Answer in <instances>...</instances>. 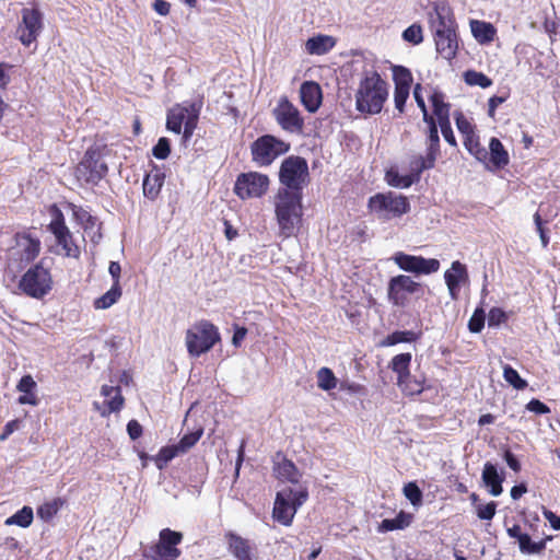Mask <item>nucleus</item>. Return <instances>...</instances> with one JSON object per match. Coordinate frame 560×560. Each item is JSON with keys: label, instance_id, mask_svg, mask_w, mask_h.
I'll return each instance as SVG.
<instances>
[{"label": "nucleus", "instance_id": "nucleus-1", "mask_svg": "<svg viewBox=\"0 0 560 560\" xmlns=\"http://www.w3.org/2000/svg\"><path fill=\"white\" fill-rule=\"evenodd\" d=\"M388 96L387 83L374 71H364L355 92V107L363 114H378Z\"/></svg>", "mask_w": 560, "mask_h": 560}, {"label": "nucleus", "instance_id": "nucleus-2", "mask_svg": "<svg viewBox=\"0 0 560 560\" xmlns=\"http://www.w3.org/2000/svg\"><path fill=\"white\" fill-rule=\"evenodd\" d=\"M431 26L434 31L436 51L446 60L455 57L458 43L455 32V20L451 9L445 4L434 7V15L431 14Z\"/></svg>", "mask_w": 560, "mask_h": 560}, {"label": "nucleus", "instance_id": "nucleus-3", "mask_svg": "<svg viewBox=\"0 0 560 560\" xmlns=\"http://www.w3.org/2000/svg\"><path fill=\"white\" fill-rule=\"evenodd\" d=\"M302 192L280 188L276 197V215L281 234L289 237L294 234L302 217Z\"/></svg>", "mask_w": 560, "mask_h": 560}, {"label": "nucleus", "instance_id": "nucleus-4", "mask_svg": "<svg viewBox=\"0 0 560 560\" xmlns=\"http://www.w3.org/2000/svg\"><path fill=\"white\" fill-rule=\"evenodd\" d=\"M202 102H184L168 109L166 116L167 130L179 135L183 130V141L187 142L197 128Z\"/></svg>", "mask_w": 560, "mask_h": 560}, {"label": "nucleus", "instance_id": "nucleus-5", "mask_svg": "<svg viewBox=\"0 0 560 560\" xmlns=\"http://www.w3.org/2000/svg\"><path fill=\"white\" fill-rule=\"evenodd\" d=\"M110 150L106 144L95 143L84 154V158L77 166V176L86 183H97L107 173L108 168L104 158Z\"/></svg>", "mask_w": 560, "mask_h": 560}, {"label": "nucleus", "instance_id": "nucleus-6", "mask_svg": "<svg viewBox=\"0 0 560 560\" xmlns=\"http://www.w3.org/2000/svg\"><path fill=\"white\" fill-rule=\"evenodd\" d=\"M306 488L287 487L277 493L272 516L284 526L291 525L298 509L307 500Z\"/></svg>", "mask_w": 560, "mask_h": 560}, {"label": "nucleus", "instance_id": "nucleus-7", "mask_svg": "<svg viewBox=\"0 0 560 560\" xmlns=\"http://www.w3.org/2000/svg\"><path fill=\"white\" fill-rule=\"evenodd\" d=\"M186 347L191 357H199L220 341L218 328L208 320H200L186 331Z\"/></svg>", "mask_w": 560, "mask_h": 560}, {"label": "nucleus", "instance_id": "nucleus-8", "mask_svg": "<svg viewBox=\"0 0 560 560\" xmlns=\"http://www.w3.org/2000/svg\"><path fill=\"white\" fill-rule=\"evenodd\" d=\"M19 288L33 299H42L50 292L52 278L49 268L45 266V259L31 267L22 276Z\"/></svg>", "mask_w": 560, "mask_h": 560}, {"label": "nucleus", "instance_id": "nucleus-9", "mask_svg": "<svg viewBox=\"0 0 560 560\" xmlns=\"http://www.w3.org/2000/svg\"><path fill=\"white\" fill-rule=\"evenodd\" d=\"M289 150V143L271 135L260 136L250 144L252 160L258 166H269Z\"/></svg>", "mask_w": 560, "mask_h": 560}, {"label": "nucleus", "instance_id": "nucleus-10", "mask_svg": "<svg viewBox=\"0 0 560 560\" xmlns=\"http://www.w3.org/2000/svg\"><path fill=\"white\" fill-rule=\"evenodd\" d=\"M308 165L305 159L291 155L284 159L279 171V180L284 186L294 191H301L307 183Z\"/></svg>", "mask_w": 560, "mask_h": 560}, {"label": "nucleus", "instance_id": "nucleus-11", "mask_svg": "<svg viewBox=\"0 0 560 560\" xmlns=\"http://www.w3.org/2000/svg\"><path fill=\"white\" fill-rule=\"evenodd\" d=\"M369 207L381 219L398 218L410 210V205L405 196L394 192L377 194L370 198Z\"/></svg>", "mask_w": 560, "mask_h": 560}, {"label": "nucleus", "instance_id": "nucleus-12", "mask_svg": "<svg viewBox=\"0 0 560 560\" xmlns=\"http://www.w3.org/2000/svg\"><path fill=\"white\" fill-rule=\"evenodd\" d=\"M269 178L267 175L257 172L243 173L237 176L234 191L242 198H259L267 191Z\"/></svg>", "mask_w": 560, "mask_h": 560}, {"label": "nucleus", "instance_id": "nucleus-13", "mask_svg": "<svg viewBox=\"0 0 560 560\" xmlns=\"http://www.w3.org/2000/svg\"><path fill=\"white\" fill-rule=\"evenodd\" d=\"M392 259L401 270L415 275H431L440 269V261L435 258H424L397 252Z\"/></svg>", "mask_w": 560, "mask_h": 560}, {"label": "nucleus", "instance_id": "nucleus-14", "mask_svg": "<svg viewBox=\"0 0 560 560\" xmlns=\"http://www.w3.org/2000/svg\"><path fill=\"white\" fill-rule=\"evenodd\" d=\"M272 115L283 130L298 133L303 130L304 120L299 109L287 97L279 100Z\"/></svg>", "mask_w": 560, "mask_h": 560}, {"label": "nucleus", "instance_id": "nucleus-15", "mask_svg": "<svg viewBox=\"0 0 560 560\" xmlns=\"http://www.w3.org/2000/svg\"><path fill=\"white\" fill-rule=\"evenodd\" d=\"M43 30V14L39 9L24 8L22 10V22L18 27L20 42L24 46H30L39 36Z\"/></svg>", "mask_w": 560, "mask_h": 560}, {"label": "nucleus", "instance_id": "nucleus-16", "mask_svg": "<svg viewBox=\"0 0 560 560\" xmlns=\"http://www.w3.org/2000/svg\"><path fill=\"white\" fill-rule=\"evenodd\" d=\"M421 291V284L411 277L398 275L388 282V299L396 306H405L408 302L407 293L416 294Z\"/></svg>", "mask_w": 560, "mask_h": 560}, {"label": "nucleus", "instance_id": "nucleus-17", "mask_svg": "<svg viewBox=\"0 0 560 560\" xmlns=\"http://www.w3.org/2000/svg\"><path fill=\"white\" fill-rule=\"evenodd\" d=\"M40 252V240L31 232H21L15 235V246L10 249V257L28 264Z\"/></svg>", "mask_w": 560, "mask_h": 560}, {"label": "nucleus", "instance_id": "nucleus-18", "mask_svg": "<svg viewBox=\"0 0 560 560\" xmlns=\"http://www.w3.org/2000/svg\"><path fill=\"white\" fill-rule=\"evenodd\" d=\"M182 539V533L172 530L170 528L162 529L160 532L159 544L155 546V556H153V560H156V557L165 559L178 558L180 556V551L176 546L180 544Z\"/></svg>", "mask_w": 560, "mask_h": 560}, {"label": "nucleus", "instance_id": "nucleus-19", "mask_svg": "<svg viewBox=\"0 0 560 560\" xmlns=\"http://www.w3.org/2000/svg\"><path fill=\"white\" fill-rule=\"evenodd\" d=\"M50 232L55 235L58 245L62 247L69 257H75L79 248L72 242V235L62 219H56L49 224Z\"/></svg>", "mask_w": 560, "mask_h": 560}, {"label": "nucleus", "instance_id": "nucleus-20", "mask_svg": "<svg viewBox=\"0 0 560 560\" xmlns=\"http://www.w3.org/2000/svg\"><path fill=\"white\" fill-rule=\"evenodd\" d=\"M444 279L451 298L457 300L460 282L468 281L466 266L458 260L453 261L451 268L445 271Z\"/></svg>", "mask_w": 560, "mask_h": 560}, {"label": "nucleus", "instance_id": "nucleus-21", "mask_svg": "<svg viewBox=\"0 0 560 560\" xmlns=\"http://www.w3.org/2000/svg\"><path fill=\"white\" fill-rule=\"evenodd\" d=\"M488 153V161L483 163L488 170H501L510 162L509 153L498 138L490 139Z\"/></svg>", "mask_w": 560, "mask_h": 560}, {"label": "nucleus", "instance_id": "nucleus-22", "mask_svg": "<svg viewBox=\"0 0 560 560\" xmlns=\"http://www.w3.org/2000/svg\"><path fill=\"white\" fill-rule=\"evenodd\" d=\"M300 96L302 104L308 112H316L322 103L319 84L313 81L304 82L300 89Z\"/></svg>", "mask_w": 560, "mask_h": 560}, {"label": "nucleus", "instance_id": "nucleus-23", "mask_svg": "<svg viewBox=\"0 0 560 560\" xmlns=\"http://www.w3.org/2000/svg\"><path fill=\"white\" fill-rule=\"evenodd\" d=\"M101 394L107 398L105 400V405L107 406L106 409H101L97 402H94V406L100 410L102 416L109 415L110 412H117L122 408L124 397L121 396L119 386L103 385Z\"/></svg>", "mask_w": 560, "mask_h": 560}, {"label": "nucleus", "instance_id": "nucleus-24", "mask_svg": "<svg viewBox=\"0 0 560 560\" xmlns=\"http://www.w3.org/2000/svg\"><path fill=\"white\" fill-rule=\"evenodd\" d=\"M482 481L490 488V493L493 497H498L502 493L503 477L499 475L497 467L490 462H487L483 466Z\"/></svg>", "mask_w": 560, "mask_h": 560}, {"label": "nucleus", "instance_id": "nucleus-25", "mask_svg": "<svg viewBox=\"0 0 560 560\" xmlns=\"http://www.w3.org/2000/svg\"><path fill=\"white\" fill-rule=\"evenodd\" d=\"M229 547L233 556L238 560H252L254 545L249 540L231 534L229 536Z\"/></svg>", "mask_w": 560, "mask_h": 560}, {"label": "nucleus", "instance_id": "nucleus-26", "mask_svg": "<svg viewBox=\"0 0 560 560\" xmlns=\"http://www.w3.org/2000/svg\"><path fill=\"white\" fill-rule=\"evenodd\" d=\"M164 178L165 175L160 171L147 174L142 184L143 195L150 200H155L161 191Z\"/></svg>", "mask_w": 560, "mask_h": 560}, {"label": "nucleus", "instance_id": "nucleus-27", "mask_svg": "<svg viewBox=\"0 0 560 560\" xmlns=\"http://www.w3.org/2000/svg\"><path fill=\"white\" fill-rule=\"evenodd\" d=\"M430 102L433 107V114L438 119L439 125L451 122L450 109L451 105L444 102V94L440 91H433L430 95Z\"/></svg>", "mask_w": 560, "mask_h": 560}, {"label": "nucleus", "instance_id": "nucleus-28", "mask_svg": "<svg viewBox=\"0 0 560 560\" xmlns=\"http://www.w3.org/2000/svg\"><path fill=\"white\" fill-rule=\"evenodd\" d=\"M470 28L474 37L480 44H488L492 42L497 33L491 23L478 20L470 21Z\"/></svg>", "mask_w": 560, "mask_h": 560}, {"label": "nucleus", "instance_id": "nucleus-29", "mask_svg": "<svg viewBox=\"0 0 560 560\" xmlns=\"http://www.w3.org/2000/svg\"><path fill=\"white\" fill-rule=\"evenodd\" d=\"M273 471L277 478L292 483H298L301 476L295 465L287 458L277 462Z\"/></svg>", "mask_w": 560, "mask_h": 560}, {"label": "nucleus", "instance_id": "nucleus-30", "mask_svg": "<svg viewBox=\"0 0 560 560\" xmlns=\"http://www.w3.org/2000/svg\"><path fill=\"white\" fill-rule=\"evenodd\" d=\"M334 46V40L330 36L318 35L311 37L306 40L305 49L311 55H324L329 51Z\"/></svg>", "mask_w": 560, "mask_h": 560}, {"label": "nucleus", "instance_id": "nucleus-31", "mask_svg": "<svg viewBox=\"0 0 560 560\" xmlns=\"http://www.w3.org/2000/svg\"><path fill=\"white\" fill-rule=\"evenodd\" d=\"M411 362V353H400L395 355L390 361L392 370L398 375V384L402 385L405 378L409 377V365Z\"/></svg>", "mask_w": 560, "mask_h": 560}, {"label": "nucleus", "instance_id": "nucleus-32", "mask_svg": "<svg viewBox=\"0 0 560 560\" xmlns=\"http://www.w3.org/2000/svg\"><path fill=\"white\" fill-rule=\"evenodd\" d=\"M464 145L476 160L481 163H487L489 155L488 150L480 144L479 137L476 133L465 137Z\"/></svg>", "mask_w": 560, "mask_h": 560}, {"label": "nucleus", "instance_id": "nucleus-33", "mask_svg": "<svg viewBox=\"0 0 560 560\" xmlns=\"http://www.w3.org/2000/svg\"><path fill=\"white\" fill-rule=\"evenodd\" d=\"M464 145L476 160L481 163H487L489 155L488 150L480 144L479 137L476 133L465 137Z\"/></svg>", "mask_w": 560, "mask_h": 560}, {"label": "nucleus", "instance_id": "nucleus-34", "mask_svg": "<svg viewBox=\"0 0 560 560\" xmlns=\"http://www.w3.org/2000/svg\"><path fill=\"white\" fill-rule=\"evenodd\" d=\"M419 335L412 330H397L388 335L381 342V347H390L400 342H412L418 339Z\"/></svg>", "mask_w": 560, "mask_h": 560}, {"label": "nucleus", "instance_id": "nucleus-35", "mask_svg": "<svg viewBox=\"0 0 560 560\" xmlns=\"http://www.w3.org/2000/svg\"><path fill=\"white\" fill-rule=\"evenodd\" d=\"M412 516L405 512H400L395 518H385L380 525L382 532H389L394 529H402L411 523Z\"/></svg>", "mask_w": 560, "mask_h": 560}, {"label": "nucleus", "instance_id": "nucleus-36", "mask_svg": "<svg viewBox=\"0 0 560 560\" xmlns=\"http://www.w3.org/2000/svg\"><path fill=\"white\" fill-rule=\"evenodd\" d=\"M120 296V285H112V288L106 293L95 300L94 307L97 310H106L114 305Z\"/></svg>", "mask_w": 560, "mask_h": 560}, {"label": "nucleus", "instance_id": "nucleus-37", "mask_svg": "<svg viewBox=\"0 0 560 560\" xmlns=\"http://www.w3.org/2000/svg\"><path fill=\"white\" fill-rule=\"evenodd\" d=\"M385 178L388 185L397 188H408L417 182V176H411L410 174L400 175L395 170L387 171Z\"/></svg>", "mask_w": 560, "mask_h": 560}, {"label": "nucleus", "instance_id": "nucleus-38", "mask_svg": "<svg viewBox=\"0 0 560 560\" xmlns=\"http://www.w3.org/2000/svg\"><path fill=\"white\" fill-rule=\"evenodd\" d=\"M178 455H182L176 444L164 446L160 450L153 460L156 467L162 470L166 465Z\"/></svg>", "mask_w": 560, "mask_h": 560}, {"label": "nucleus", "instance_id": "nucleus-39", "mask_svg": "<svg viewBox=\"0 0 560 560\" xmlns=\"http://www.w3.org/2000/svg\"><path fill=\"white\" fill-rule=\"evenodd\" d=\"M33 510L30 506H23L12 516L5 520L7 525H18L20 527H28L33 522Z\"/></svg>", "mask_w": 560, "mask_h": 560}, {"label": "nucleus", "instance_id": "nucleus-40", "mask_svg": "<svg viewBox=\"0 0 560 560\" xmlns=\"http://www.w3.org/2000/svg\"><path fill=\"white\" fill-rule=\"evenodd\" d=\"M436 159L432 155L417 156L411 161V176H417V182L420 179V175L423 171L434 167Z\"/></svg>", "mask_w": 560, "mask_h": 560}, {"label": "nucleus", "instance_id": "nucleus-41", "mask_svg": "<svg viewBox=\"0 0 560 560\" xmlns=\"http://www.w3.org/2000/svg\"><path fill=\"white\" fill-rule=\"evenodd\" d=\"M316 377L317 386L323 390H330L337 386V378L332 371L328 368H320Z\"/></svg>", "mask_w": 560, "mask_h": 560}, {"label": "nucleus", "instance_id": "nucleus-42", "mask_svg": "<svg viewBox=\"0 0 560 560\" xmlns=\"http://www.w3.org/2000/svg\"><path fill=\"white\" fill-rule=\"evenodd\" d=\"M464 79H465V82L468 84V85H471V86H480L482 89H487L489 86H491L492 84V80L490 78H488L486 74H483L482 72H478V71H475V70H468L464 73Z\"/></svg>", "mask_w": 560, "mask_h": 560}, {"label": "nucleus", "instance_id": "nucleus-43", "mask_svg": "<svg viewBox=\"0 0 560 560\" xmlns=\"http://www.w3.org/2000/svg\"><path fill=\"white\" fill-rule=\"evenodd\" d=\"M394 73V81H395V88H405L410 89V84L412 82V75L411 72L402 67V66H395L393 69Z\"/></svg>", "mask_w": 560, "mask_h": 560}, {"label": "nucleus", "instance_id": "nucleus-44", "mask_svg": "<svg viewBox=\"0 0 560 560\" xmlns=\"http://www.w3.org/2000/svg\"><path fill=\"white\" fill-rule=\"evenodd\" d=\"M517 542L523 553L534 555L545 548V542L542 540L533 541L527 534L520 536V540Z\"/></svg>", "mask_w": 560, "mask_h": 560}, {"label": "nucleus", "instance_id": "nucleus-45", "mask_svg": "<svg viewBox=\"0 0 560 560\" xmlns=\"http://www.w3.org/2000/svg\"><path fill=\"white\" fill-rule=\"evenodd\" d=\"M503 377L510 385H512L516 389H524L527 386L526 381H524L520 376L518 372L510 365L504 366Z\"/></svg>", "mask_w": 560, "mask_h": 560}, {"label": "nucleus", "instance_id": "nucleus-46", "mask_svg": "<svg viewBox=\"0 0 560 560\" xmlns=\"http://www.w3.org/2000/svg\"><path fill=\"white\" fill-rule=\"evenodd\" d=\"M203 433L202 429L185 434L179 442L176 444L182 454L189 451L201 438Z\"/></svg>", "mask_w": 560, "mask_h": 560}, {"label": "nucleus", "instance_id": "nucleus-47", "mask_svg": "<svg viewBox=\"0 0 560 560\" xmlns=\"http://www.w3.org/2000/svg\"><path fill=\"white\" fill-rule=\"evenodd\" d=\"M427 141V154L432 155L434 156V159H436L440 153V137L438 126H432V128H430Z\"/></svg>", "mask_w": 560, "mask_h": 560}, {"label": "nucleus", "instance_id": "nucleus-48", "mask_svg": "<svg viewBox=\"0 0 560 560\" xmlns=\"http://www.w3.org/2000/svg\"><path fill=\"white\" fill-rule=\"evenodd\" d=\"M402 38L413 45H419L423 40L422 28L418 24H412L402 33Z\"/></svg>", "mask_w": 560, "mask_h": 560}, {"label": "nucleus", "instance_id": "nucleus-49", "mask_svg": "<svg viewBox=\"0 0 560 560\" xmlns=\"http://www.w3.org/2000/svg\"><path fill=\"white\" fill-rule=\"evenodd\" d=\"M454 118L456 122V127L458 131L465 137L475 133L472 125L468 121V119L464 116L460 110H456L454 113Z\"/></svg>", "mask_w": 560, "mask_h": 560}, {"label": "nucleus", "instance_id": "nucleus-50", "mask_svg": "<svg viewBox=\"0 0 560 560\" xmlns=\"http://www.w3.org/2000/svg\"><path fill=\"white\" fill-rule=\"evenodd\" d=\"M404 494L413 505H418L422 502V492L416 482L405 485Z\"/></svg>", "mask_w": 560, "mask_h": 560}, {"label": "nucleus", "instance_id": "nucleus-51", "mask_svg": "<svg viewBox=\"0 0 560 560\" xmlns=\"http://www.w3.org/2000/svg\"><path fill=\"white\" fill-rule=\"evenodd\" d=\"M171 153V143L167 138H160L152 149V154L159 160H165Z\"/></svg>", "mask_w": 560, "mask_h": 560}, {"label": "nucleus", "instance_id": "nucleus-52", "mask_svg": "<svg viewBox=\"0 0 560 560\" xmlns=\"http://www.w3.org/2000/svg\"><path fill=\"white\" fill-rule=\"evenodd\" d=\"M485 326V312L476 310L468 323V328L471 332H480Z\"/></svg>", "mask_w": 560, "mask_h": 560}, {"label": "nucleus", "instance_id": "nucleus-53", "mask_svg": "<svg viewBox=\"0 0 560 560\" xmlns=\"http://www.w3.org/2000/svg\"><path fill=\"white\" fill-rule=\"evenodd\" d=\"M400 386L409 395H417L423 390L422 382L412 378L410 375L408 378H405L404 384Z\"/></svg>", "mask_w": 560, "mask_h": 560}, {"label": "nucleus", "instance_id": "nucleus-54", "mask_svg": "<svg viewBox=\"0 0 560 560\" xmlns=\"http://www.w3.org/2000/svg\"><path fill=\"white\" fill-rule=\"evenodd\" d=\"M409 91H410V89L395 88V92H394L395 107L400 113L404 112L405 104H406V102H407V100L409 97Z\"/></svg>", "mask_w": 560, "mask_h": 560}, {"label": "nucleus", "instance_id": "nucleus-55", "mask_svg": "<svg viewBox=\"0 0 560 560\" xmlns=\"http://www.w3.org/2000/svg\"><path fill=\"white\" fill-rule=\"evenodd\" d=\"M495 509L497 503L494 501H491L486 505L480 504L477 506V515L480 520L489 521L494 516Z\"/></svg>", "mask_w": 560, "mask_h": 560}, {"label": "nucleus", "instance_id": "nucleus-56", "mask_svg": "<svg viewBox=\"0 0 560 560\" xmlns=\"http://www.w3.org/2000/svg\"><path fill=\"white\" fill-rule=\"evenodd\" d=\"M37 384L31 375H24L16 385V389L21 393L35 392Z\"/></svg>", "mask_w": 560, "mask_h": 560}, {"label": "nucleus", "instance_id": "nucleus-57", "mask_svg": "<svg viewBox=\"0 0 560 560\" xmlns=\"http://www.w3.org/2000/svg\"><path fill=\"white\" fill-rule=\"evenodd\" d=\"M74 214L81 221V223L84 225L85 230L93 229L97 223L96 218L92 217L88 211H85L83 209L75 211Z\"/></svg>", "mask_w": 560, "mask_h": 560}, {"label": "nucleus", "instance_id": "nucleus-58", "mask_svg": "<svg viewBox=\"0 0 560 560\" xmlns=\"http://www.w3.org/2000/svg\"><path fill=\"white\" fill-rule=\"evenodd\" d=\"M534 222L536 225V230L539 233L542 247H547L549 244V237L547 236L546 230L542 226V220L538 212L534 214Z\"/></svg>", "mask_w": 560, "mask_h": 560}, {"label": "nucleus", "instance_id": "nucleus-59", "mask_svg": "<svg viewBox=\"0 0 560 560\" xmlns=\"http://www.w3.org/2000/svg\"><path fill=\"white\" fill-rule=\"evenodd\" d=\"M505 318V314L502 310L500 308H492L490 312H489V316H488V325L489 326H497L499 325L501 322H503Z\"/></svg>", "mask_w": 560, "mask_h": 560}, {"label": "nucleus", "instance_id": "nucleus-60", "mask_svg": "<svg viewBox=\"0 0 560 560\" xmlns=\"http://www.w3.org/2000/svg\"><path fill=\"white\" fill-rule=\"evenodd\" d=\"M127 432L131 440H137L142 434V427L137 420H130L127 424Z\"/></svg>", "mask_w": 560, "mask_h": 560}, {"label": "nucleus", "instance_id": "nucleus-61", "mask_svg": "<svg viewBox=\"0 0 560 560\" xmlns=\"http://www.w3.org/2000/svg\"><path fill=\"white\" fill-rule=\"evenodd\" d=\"M526 408H527V410L538 413V415H544V413L549 412V408L538 399H532L527 404Z\"/></svg>", "mask_w": 560, "mask_h": 560}, {"label": "nucleus", "instance_id": "nucleus-62", "mask_svg": "<svg viewBox=\"0 0 560 560\" xmlns=\"http://www.w3.org/2000/svg\"><path fill=\"white\" fill-rule=\"evenodd\" d=\"M508 95L498 96L494 95L489 98L488 102V115L490 117H494L495 109L499 105L503 104L506 101Z\"/></svg>", "mask_w": 560, "mask_h": 560}, {"label": "nucleus", "instance_id": "nucleus-63", "mask_svg": "<svg viewBox=\"0 0 560 560\" xmlns=\"http://www.w3.org/2000/svg\"><path fill=\"white\" fill-rule=\"evenodd\" d=\"M439 126L441 128V132H442L445 141L447 143H450L451 145L456 147L457 143H456V139H455L454 132L451 127V122L439 125Z\"/></svg>", "mask_w": 560, "mask_h": 560}, {"label": "nucleus", "instance_id": "nucleus-64", "mask_svg": "<svg viewBox=\"0 0 560 560\" xmlns=\"http://www.w3.org/2000/svg\"><path fill=\"white\" fill-rule=\"evenodd\" d=\"M18 401L21 405H32V406H37L39 402L35 392L23 393V395H21L19 397Z\"/></svg>", "mask_w": 560, "mask_h": 560}]
</instances>
